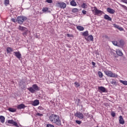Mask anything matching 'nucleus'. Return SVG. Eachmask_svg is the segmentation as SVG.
I'll return each instance as SVG.
<instances>
[{
  "label": "nucleus",
  "instance_id": "obj_1",
  "mask_svg": "<svg viewBox=\"0 0 127 127\" xmlns=\"http://www.w3.org/2000/svg\"><path fill=\"white\" fill-rule=\"evenodd\" d=\"M49 119L50 122L55 124L57 126L60 127L61 126V120L60 118H59V116L56 115H52L50 116Z\"/></svg>",
  "mask_w": 127,
  "mask_h": 127
},
{
  "label": "nucleus",
  "instance_id": "obj_2",
  "mask_svg": "<svg viewBox=\"0 0 127 127\" xmlns=\"http://www.w3.org/2000/svg\"><path fill=\"white\" fill-rule=\"evenodd\" d=\"M92 11L94 15H98V16H101L102 14H105L103 11L98 9L96 6L92 8Z\"/></svg>",
  "mask_w": 127,
  "mask_h": 127
},
{
  "label": "nucleus",
  "instance_id": "obj_3",
  "mask_svg": "<svg viewBox=\"0 0 127 127\" xmlns=\"http://www.w3.org/2000/svg\"><path fill=\"white\" fill-rule=\"evenodd\" d=\"M104 73L108 77H110V78H117L118 77V75L117 74L113 72V71L111 70H105Z\"/></svg>",
  "mask_w": 127,
  "mask_h": 127
},
{
  "label": "nucleus",
  "instance_id": "obj_4",
  "mask_svg": "<svg viewBox=\"0 0 127 127\" xmlns=\"http://www.w3.org/2000/svg\"><path fill=\"white\" fill-rule=\"evenodd\" d=\"M28 91L32 94L35 92V91H39V87L37 84H33L32 87L28 88Z\"/></svg>",
  "mask_w": 127,
  "mask_h": 127
},
{
  "label": "nucleus",
  "instance_id": "obj_5",
  "mask_svg": "<svg viewBox=\"0 0 127 127\" xmlns=\"http://www.w3.org/2000/svg\"><path fill=\"white\" fill-rule=\"evenodd\" d=\"M27 19V18L24 16H18L17 18V21L19 24H22L23 21H25Z\"/></svg>",
  "mask_w": 127,
  "mask_h": 127
},
{
  "label": "nucleus",
  "instance_id": "obj_6",
  "mask_svg": "<svg viewBox=\"0 0 127 127\" xmlns=\"http://www.w3.org/2000/svg\"><path fill=\"white\" fill-rule=\"evenodd\" d=\"M56 6H57L58 7H60L61 8H66V3H64V2H58L56 3Z\"/></svg>",
  "mask_w": 127,
  "mask_h": 127
},
{
  "label": "nucleus",
  "instance_id": "obj_7",
  "mask_svg": "<svg viewBox=\"0 0 127 127\" xmlns=\"http://www.w3.org/2000/svg\"><path fill=\"white\" fill-rule=\"evenodd\" d=\"M98 90L99 93H107V89L104 86H98Z\"/></svg>",
  "mask_w": 127,
  "mask_h": 127
},
{
  "label": "nucleus",
  "instance_id": "obj_8",
  "mask_svg": "<svg viewBox=\"0 0 127 127\" xmlns=\"http://www.w3.org/2000/svg\"><path fill=\"white\" fill-rule=\"evenodd\" d=\"M75 116L77 118H78V119H84V115H83V113L81 112H77L75 114Z\"/></svg>",
  "mask_w": 127,
  "mask_h": 127
},
{
  "label": "nucleus",
  "instance_id": "obj_9",
  "mask_svg": "<svg viewBox=\"0 0 127 127\" xmlns=\"http://www.w3.org/2000/svg\"><path fill=\"white\" fill-rule=\"evenodd\" d=\"M8 124H10L11 125H13L15 127H19L18 125L17 124V123L14 122V121L11 120H8L7 121Z\"/></svg>",
  "mask_w": 127,
  "mask_h": 127
},
{
  "label": "nucleus",
  "instance_id": "obj_10",
  "mask_svg": "<svg viewBox=\"0 0 127 127\" xmlns=\"http://www.w3.org/2000/svg\"><path fill=\"white\" fill-rule=\"evenodd\" d=\"M14 55L18 59H20L21 58V54H20V52L19 51L18 52H14Z\"/></svg>",
  "mask_w": 127,
  "mask_h": 127
},
{
  "label": "nucleus",
  "instance_id": "obj_11",
  "mask_svg": "<svg viewBox=\"0 0 127 127\" xmlns=\"http://www.w3.org/2000/svg\"><path fill=\"white\" fill-rule=\"evenodd\" d=\"M107 12H109V13H111V14H114L115 12H116V11L114 10V9L111 8L110 7H108L107 9Z\"/></svg>",
  "mask_w": 127,
  "mask_h": 127
},
{
  "label": "nucleus",
  "instance_id": "obj_12",
  "mask_svg": "<svg viewBox=\"0 0 127 127\" xmlns=\"http://www.w3.org/2000/svg\"><path fill=\"white\" fill-rule=\"evenodd\" d=\"M32 106H34V107L36 106H38L39 105V100L36 99L32 103Z\"/></svg>",
  "mask_w": 127,
  "mask_h": 127
},
{
  "label": "nucleus",
  "instance_id": "obj_13",
  "mask_svg": "<svg viewBox=\"0 0 127 127\" xmlns=\"http://www.w3.org/2000/svg\"><path fill=\"white\" fill-rule=\"evenodd\" d=\"M25 108V105L23 104H19L17 106V109L18 110H21V109H24Z\"/></svg>",
  "mask_w": 127,
  "mask_h": 127
},
{
  "label": "nucleus",
  "instance_id": "obj_14",
  "mask_svg": "<svg viewBox=\"0 0 127 127\" xmlns=\"http://www.w3.org/2000/svg\"><path fill=\"white\" fill-rule=\"evenodd\" d=\"M119 123L121 125H124L125 124V120H124V118L122 116H120L119 117Z\"/></svg>",
  "mask_w": 127,
  "mask_h": 127
},
{
  "label": "nucleus",
  "instance_id": "obj_15",
  "mask_svg": "<svg viewBox=\"0 0 127 127\" xmlns=\"http://www.w3.org/2000/svg\"><path fill=\"white\" fill-rule=\"evenodd\" d=\"M18 29H19V30H20L21 31H26V30L27 29L26 27H22L20 25L19 26Z\"/></svg>",
  "mask_w": 127,
  "mask_h": 127
},
{
  "label": "nucleus",
  "instance_id": "obj_16",
  "mask_svg": "<svg viewBox=\"0 0 127 127\" xmlns=\"http://www.w3.org/2000/svg\"><path fill=\"white\" fill-rule=\"evenodd\" d=\"M104 18L105 19H106L107 20H109V21H112V18L109 16V15L105 14L104 15Z\"/></svg>",
  "mask_w": 127,
  "mask_h": 127
},
{
  "label": "nucleus",
  "instance_id": "obj_17",
  "mask_svg": "<svg viewBox=\"0 0 127 127\" xmlns=\"http://www.w3.org/2000/svg\"><path fill=\"white\" fill-rule=\"evenodd\" d=\"M70 4L72 6H76L77 5V3H76L75 0H72L70 2Z\"/></svg>",
  "mask_w": 127,
  "mask_h": 127
},
{
  "label": "nucleus",
  "instance_id": "obj_18",
  "mask_svg": "<svg viewBox=\"0 0 127 127\" xmlns=\"http://www.w3.org/2000/svg\"><path fill=\"white\" fill-rule=\"evenodd\" d=\"M25 32L23 33V36H24V37H26V36H27V35H28V34L30 33L29 31H28V30H27V29H26V31H24Z\"/></svg>",
  "mask_w": 127,
  "mask_h": 127
},
{
  "label": "nucleus",
  "instance_id": "obj_19",
  "mask_svg": "<svg viewBox=\"0 0 127 127\" xmlns=\"http://www.w3.org/2000/svg\"><path fill=\"white\" fill-rule=\"evenodd\" d=\"M116 53L117 55H119V56H123V52H122L120 50H117Z\"/></svg>",
  "mask_w": 127,
  "mask_h": 127
},
{
  "label": "nucleus",
  "instance_id": "obj_20",
  "mask_svg": "<svg viewBox=\"0 0 127 127\" xmlns=\"http://www.w3.org/2000/svg\"><path fill=\"white\" fill-rule=\"evenodd\" d=\"M0 123H2V124H3V123H4V122L5 121V118L2 116H0Z\"/></svg>",
  "mask_w": 127,
  "mask_h": 127
},
{
  "label": "nucleus",
  "instance_id": "obj_21",
  "mask_svg": "<svg viewBox=\"0 0 127 127\" xmlns=\"http://www.w3.org/2000/svg\"><path fill=\"white\" fill-rule=\"evenodd\" d=\"M87 40H90V41H94V37H93V35H90L88 36Z\"/></svg>",
  "mask_w": 127,
  "mask_h": 127
},
{
  "label": "nucleus",
  "instance_id": "obj_22",
  "mask_svg": "<svg viewBox=\"0 0 127 127\" xmlns=\"http://www.w3.org/2000/svg\"><path fill=\"white\" fill-rule=\"evenodd\" d=\"M119 82H120V83H121L123 85H125V86H127V80L125 81V80H120Z\"/></svg>",
  "mask_w": 127,
  "mask_h": 127
},
{
  "label": "nucleus",
  "instance_id": "obj_23",
  "mask_svg": "<svg viewBox=\"0 0 127 127\" xmlns=\"http://www.w3.org/2000/svg\"><path fill=\"white\" fill-rule=\"evenodd\" d=\"M8 111L11 112V113H15V112H16V109L12 108H9Z\"/></svg>",
  "mask_w": 127,
  "mask_h": 127
},
{
  "label": "nucleus",
  "instance_id": "obj_24",
  "mask_svg": "<svg viewBox=\"0 0 127 127\" xmlns=\"http://www.w3.org/2000/svg\"><path fill=\"white\" fill-rule=\"evenodd\" d=\"M76 28L78 30H79V31H83V30H84V28L81 26H77Z\"/></svg>",
  "mask_w": 127,
  "mask_h": 127
},
{
  "label": "nucleus",
  "instance_id": "obj_25",
  "mask_svg": "<svg viewBox=\"0 0 127 127\" xmlns=\"http://www.w3.org/2000/svg\"><path fill=\"white\" fill-rule=\"evenodd\" d=\"M7 53H10L11 52H12L13 51V50H12V48L10 47H8L6 49Z\"/></svg>",
  "mask_w": 127,
  "mask_h": 127
},
{
  "label": "nucleus",
  "instance_id": "obj_26",
  "mask_svg": "<svg viewBox=\"0 0 127 127\" xmlns=\"http://www.w3.org/2000/svg\"><path fill=\"white\" fill-rule=\"evenodd\" d=\"M110 83L112 85H116V84H117V81H116L114 79H111V80H110Z\"/></svg>",
  "mask_w": 127,
  "mask_h": 127
},
{
  "label": "nucleus",
  "instance_id": "obj_27",
  "mask_svg": "<svg viewBox=\"0 0 127 127\" xmlns=\"http://www.w3.org/2000/svg\"><path fill=\"white\" fill-rule=\"evenodd\" d=\"M78 11H79V10L77 8H74L72 9V12L74 13H76V12H78Z\"/></svg>",
  "mask_w": 127,
  "mask_h": 127
},
{
  "label": "nucleus",
  "instance_id": "obj_28",
  "mask_svg": "<svg viewBox=\"0 0 127 127\" xmlns=\"http://www.w3.org/2000/svg\"><path fill=\"white\" fill-rule=\"evenodd\" d=\"M98 74L99 78H103V76H104V74H103V72L101 71H98Z\"/></svg>",
  "mask_w": 127,
  "mask_h": 127
},
{
  "label": "nucleus",
  "instance_id": "obj_29",
  "mask_svg": "<svg viewBox=\"0 0 127 127\" xmlns=\"http://www.w3.org/2000/svg\"><path fill=\"white\" fill-rule=\"evenodd\" d=\"M81 7H82V8H87V7H88V5L87 4H86V3H83L82 5H81Z\"/></svg>",
  "mask_w": 127,
  "mask_h": 127
},
{
  "label": "nucleus",
  "instance_id": "obj_30",
  "mask_svg": "<svg viewBox=\"0 0 127 127\" xmlns=\"http://www.w3.org/2000/svg\"><path fill=\"white\" fill-rule=\"evenodd\" d=\"M82 35H83V36H88V35H89V32L88 31H86L83 33Z\"/></svg>",
  "mask_w": 127,
  "mask_h": 127
},
{
  "label": "nucleus",
  "instance_id": "obj_31",
  "mask_svg": "<svg viewBox=\"0 0 127 127\" xmlns=\"http://www.w3.org/2000/svg\"><path fill=\"white\" fill-rule=\"evenodd\" d=\"M119 5H120V6H122V7H123V8H125V9H126L127 10V6L125 5H123L121 3H119Z\"/></svg>",
  "mask_w": 127,
  "mask_h": 127
},
{
  "label": "nucleus",
  "instance_id": "obj_32",
  "mask_svg": "<svg viewBox=\"0 0 127 127\" xmlns=\"http://www.w3.org/2000/svg\"><path fill=\"white\" fill-rule=\"evenodd\" d=\"M42 11H43V12H46V11H48V7L43 8L42 9Z\"/></svg>",
  "mask_w": 127,
  "mask_h": 127
},
{
  "label": "nucleus",
  "instance_id": "obj_33",
  "mask_svg": "<svg viewBox=\"0 0 127 127\" xmlns=\"http://www.w3.org/2000/svg\"><path fill=\"white\" fill-rule=\"evenodd\" d=\"M74 84H75V86L76 87V88H78V87H80V84H79L77 82H75L74 83Z\"/></svg>",
  "mask_w": 127,
  "mask_h": 127
},
{
  "label": "nucleus",
  "instance_id": "obj_34",
  "mask_svg": "<svg viewBox=\"0 0 127 127\" xmlns=\"http://www.w3.org/2000/svg\"><path fill=\"white\" fill-rule=\"evenodd\" d=\"M75 123L77 124L78 125H81L82 124V122L80 121L79 120H76Z\"/></svg>",
  "mask_w": 127,
  "mask_h": 127
},
{
  "label": "nucleus",
  "instance_id": "obj_35",
  "mask_svg": "<svg viewBox=\"0 0 127 127\" xmlns=\"http://www.w3.org/2000/svg\"><path fill=\"white\" fill-rule=\"evenodd\" d=\"M113 26H114V27H115V28H117V29H118L119 27H120V26H119L116 24H114Z\"/></svg>",
  "mask_w": 127,
  "mask_h": 127
},
{
  "label": "nucleus",
  "instance_id": "obj_36",
  "mask_svg": "<svg viewBox=\"0 0 127 127\" xmlns=\"http://www.w3.org/2000/svg\"><path fill=\"white\" fill-rule=\"evenodd\" d=\"M36 116H38V117H42L43 116V114H40L39 113H37L36 114Z\"/></svg>",
  "mask_w": 127,
  "mask_h": 127
},
{
  "label": "nucleus",
  "instance_id": "obj_37",
  "mask_svg": "<svg viewBox=\"0 0 127 127\" xmlns=\"http://www.w3.org/2000/svg\"><path fill=\"white\" fill-rule=\"evenodd\" d=\"M112 43L114 45L117 46L118 45V42L117 41H112Z\"/></svg>",
  "mask_w": 127,
  "mask_h": 127
},
{
  "label": "nucleus",
  "instance_id": "obj_38",
  "mask_svg": "<svg viewBox=\"0 0 127 127\" xmlns=\"http://www.w3.org/2000/svg\"><path fill=\"white\" fill-rule=\"evenodd\" d=\"M38 110H40V111H43V110H44V108H43L42 106H39L38 107Z\"/></svg>",
  "mask_w": 127,
  "mask_h": 127
},
{
  "label": "nucleus",
  "instance_id": "obj_39",
  "mask_svg": "<svg viewBox=\"0 0 127 127\" xmlns=\"http://www.w3.org/2000/svg\"><path fill=\"white\" fill-rule=\"evenodd\" d=\"M46 2L48 3H52V0H46Z\"/></svg>",
  "mask_w": 127,
  "mask_h": 127
},
{
  "label": "nucleus",
  "instance_id": "obj_40",
  "mask_svg": "<svg viewBox=\"0 0 127 127\" xmlns=\"http://www.w3.org/2000/svg\"><path fill=\"white\" fill-rule=\"evenodd\" d=\"M111 116H112V117H116V113H115V112H112L111 113Z\"/></svg>",
  "mask_w": 127,
  "mask_h": 127
},
{
  "label": "nucleus",
  "instance_id": "obj_41",
  "mask_svg": "<svg viewBox=\"0 0 127 127\" xmlns=\"http://www.w3.org/2000/svg\"><path fill=\"white\" fill-rule=\"evenodd\" d=\"M121 1L127 4V0H121Z\"/></svg>",
  "mask_w": 127,
  "mask_h": 127
},
{
  "label": "nucleus",
  "instance_id": "obj_42",
  "mask_svg": "<svg viewBox=\"0 0 127 127\" xmlns=\"http://www.w3.org/2000/svg\"><path fill=\"white\" fill-rule=\"evenodd\" d=\"M82 13H83V14H87V11L85 10H83L82 11Z\"/></svg>",
  "mask_w": 127,
  "mask_h": 127
},
{
  "label": "nucleus",
  "instance_id": "obj_43",
  "mask_svg": "<svg viewBox=\"0 0 127 127\" xmlns=\"http://www.w3.org/2000/svg\"><path fill=\"white\" fill-rule=\"evenodd\" d=\"M119 30H120V31H123L124 30V28L122 27H120L118 28Z\"/></svg>",
  "mask_w": 127,
  "mask_h": 127
},
{
  "label": "nucleus",
  "instance_id": "obj_44",
  "mask_svg": "<svg viewBox=\"0 0 127 127\" xmlns=\"http://www.w3.org/2000/svg\"><path fill=\"white\" fill-rule=\"evenodd\" d=\"M47 127H54V126L51 124H48L47 125Z\"/></svg>",
  "mask_w": 127,
  "mask_h": 127
},
{
  "label": "nucleus",
  "instance_id": "obj_45",
  "mask_svg": "<svg viewBox=\"0 0 127 127\" xmlns=\"http://www.w3.org/2000/svg\"><path fill=\"white\" fill-rule=\"evenodd\" d=\"M9 3V0H5V4H8Z\"/></svg>",
  "mask_w": 127,
  "mask_h": 127
},
{
  "label": "nucleus",
  "instance_id": "obj_46",
  "mask_svg": "<svg viewBox=\"0 0 127 127\" xmlns=\"http://www.w3.org/2000/svg\"><path fill=\"white\" fill-rule=\"evenodd\" d=\"M11 20L13 22H15V21H16V20H15V19H14V18H12V19H11Z\"/></svg>",
  "mask_w": 127,
  "mask_h": 127
},
{
  "label": "nucleus",
  "instance_id": "obj_47",
  "mask_svg": "<svg viewBox=\"0 0 127 127\" xmlns=\"http://www.w3.org/2000/svg\"><path fill=\"white\" fill-rule=\"evenodd\" d=\"M92 64L93 65V66H95V65H96V63L92 62Z\"/></svg>",
  "mask_w": 127,
  "mask_h": 127
},
{
  "label": "nucleus",
  "instance_id": "obj_48",
  "mask_svg": "<svg viewBox=\"0 0 127 127\" xmlns=\"http://www.w3.org/2000/svg\"><path fill=\"white\" fill-rule=\"evenodd\" d=\"M36 38H39V36L38 35H36Z\"/></svg>",
  "mask_w": 127,
  "mask_h": 127
},
{
  "label": "nucleus",
  "instance_id": "obj_49",
  "mask_svg": "<svg viewBox=\"0 0 127 127\" xmlns=\"http://www.w3.org/2000/svg\"><path fill=\"white\" fill-rule=\"evenodd\" d=\"M67 36L68 37H70V34H67Z\"/></svg>",
  "mask_w": 127,
  "mask_h": 127
}]
</instances>
